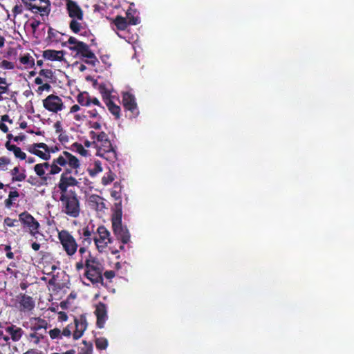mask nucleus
I'll return each instance as SVG.
<instances>
[{
	"label": "nucleus",
	"instance_id": "obj_1",
	"mask_svg": "<svg viewBox=\"0 0 354 354\" xmlns=\"http://www.w3.org/2000/svg\"><path fill=\"white\" fill-rule=\"evenodd\" d=\"M45 169H49L47 175H56L60 173L62 167H65L66 165H70L73 167H77L78 165V158L72 153L64 151L57 158H54L51 163L44 162L40 163Z\"/></svg>",
	"mask_w": 354,
	"mask_h": 354
},
{
	"label": "nucleus",
	"instance_id": "obj_2",
	"mask_svg": "<svg viewBox=\"0 0 354 354\" xmlns=\"http://www.w3.org/2000/svg\"><path fill=\"white\" fill-rule=\"evenodd\" d=\"M59 201L62 213L73 218H76L80 216L81 212L80 201L76 192L60 194Z\"/></svg>",
	"mask_w": 354,
	"mask_h": 354
},
{
	"label": "nucleus",
	"instance_id": "obj_3",
	"mask_svg": "<svg viewBox=\"0 0 354 354\" xmlns=\"http://www.w3.org/2000/svg\"><path fill=\"white\" fill-rule=\"evenodd\" d=\"M85 277L93 284H103L104 267L100 261L93 257L90 252L85 259Z\"/></svg>",
	"mask_w": 354,
	"mask_h": 354
},
{
	"label": "nucleus",
	"instance_id": "obj_4",
	"mask_svg": "<svg viewBox=\"0 0 354 354\" xmlns=\"http://www.w3.org/2000/svg\"><path fill=\"white\" fill-rule=\"evenodd\" d=\"M57 238L62 250L67 256L73 257L77 251L79 252L80 244L77 243L75 238L68 230H62L58 231Z\"/></svg>",
	"mask_w": 354,
	"mask_h": 354
},
{
	"label": "nucleus",
	"instance_id": "obj_5",
	"mask_svg": "<svg viewBox=\"0 0 354 354\" xmlns=\"http://www.w3.org/2000/svg\"><path fill=\"white\" fill-rule=\"evenodd\" d=\"M19 221L23 227L35 239H39V236L44 238L43 233L39 232V223L28 212L25 211L19 214Z\"/></svg>",
	"mask_w": 354,
	"mask_h": 354
},
{
	"label": "nucleus",
	"instance_id": "obj_6",
	"mask_svg": "<svg viewBox=\"0 0 354 354\" xmlns=\"http://www.w3.org/2000/svg\"><path fill=\"white\" fill-rule=\"evenodd\" d=\"M97 156L103 158L109 162H115L117 160V153L109 138L107 141L100 143L97 151Z\"/></svg>",
	"mask_w": 354,
	"mask_h": 354
},
{
	"label": "nucleus",
	"instance_id": "obj_7",
	"mask_svg": "<svg viewBox=\"0 0 354 354\" xmlns=\"http://www.w3.org/2000/svg\"><path fill=\"white\" fill-rule=\"evenodd\" d=\"M78 233L80 236L79 253L82 256L88 252V249L93 238L92 237V232L89 230L88 226L83 227L82 230H79Z\"/></svg>",
	"mask_w": 354,
	"mask_h": 354
},
{
	"label": "nucleus",
	"instance_id": "obj_8",
	"mask_svg": "<svg viewBox=\"0 0 354 354\" xmlns=\"http://www.w3.org/2000/svg\"><path fill=\"white\" fill-rule=\"evenodd\" d=\"M44 107L48 111L57 113L64 108L62 100L57 95L50 94L43 100Z\"/></svg>",
	"mask_w": 354,
	"mask_h": 354
},
{
	"label": "nucleus",
	"instance_id": "obj_9",
	"mask_svg": "<svg viewBox=\"0 0 354 354\" xmlns=\"http://www.w3.org/2000/svg\"><path fill=\"white\" fill-rule=\"evenodd\" d=\"M97 232L98 237H93V240L98 250L101 251L111 243L110 232L104 225L99 226Z\"/></svg>",
	"mask_w": 354,
	"mask_h": 354
},
{
	"label": "nucleus",
	"instance_id": "obj_10",
	"mask_svg": "<svg viewBox=\"0 0 354 354\" xmlns=\"http://www.w3.org/2000/svg\"><path fill=\"white\" fill-rule=\"evenodd\" d=\"M112 228L115 236L120 240L123 244H127L130 241V233L127 227L122 225V220L111 221Z\"/></svg>",
	"mask_w": 354,
	"mask_h": 354
},
{
	"label": "nucleus",
	"instance_id": "obj_11",
	"mask_svg": "<svg viewBox=\"0 0 354 354\" xmlns=\"http://www.w3.org/2000/svg\"><path fill=\"white\" fill-rule=\"evenodd\" d=\"M35 306V302L32 297L24 293H20L17 297V307L20 312H30L34 309Z\"/></svg>",
	"mask_w": 354,
	"mask_h": 354
},
{
	"label": "nucleus",
	"instance_id": "obj_12",
	"mask_svg": "<svg viewBox=\"0 0 354 354\" xmlns=\"http://www.w3.org/2000/svg\"><path fill=\"white\" fill-rule=\"evenodd\" d=\"M122 105L125 110L130 111L131 118H136L139 114L137 103L136 102L135 96L126 92L122 95Z\"/></svg>",
	"mask_w": 354,
	"mask_h": 354
},
{
	"label": "nucleus",
	"instance_id": "obj_13",
	"mask_svg": "<svg viewBox=\"0 0 354 354\" xmlns=\"http://www.w3.org/2000/svg\"><path fill=\"white\" fill-rule=\"evenodd\" d=\"M66 9L70 18L77 19L80 21L84 19V11L78 3L73 0H65Z\"/></svg>",
	"mask_w": 354,
	"mask_h": 354
},
{
	"label": "nucleus",
	"instance_id": "obj_14",
	"mask_svg": "<svg viewBox=\"0 0 354 354\" xmlns=\"http://www.w3.org/2000/svg\"><path fill=\"white\" fill-rule=\"evenodd\" d=\"M78 183V180L74 176H60L57 184L59 194H68L69 192H75L73 189H68V187L77 186Z\"/></svg>",
	"mask_w": 354,
	"mask_h": 354
},
{
	"label": "nucleus",
	"instance_id": "obj_15",
	"mask_svg": "<svg viewBox=\"0 0 354 354\" xmlns=\"http://www.w3.org/2000/svg\"><path fill=\"white\" fill-rule=\"evenodd\" d=\"M23 326L29 328L31 331L39 332L41 329L46 330L48 324L46 320L41 317H31L29 322L23 323Z\"/></svg>",
	"mask_w": 354,
	"mask_h": 354
},
{
	"label": "nucleus",
	"instance_id": "obj_16",
	"mask_svg": "<svg viewBox=\"0 0 354 354\" xmlns=\"http://www.w3.org/2000/svg\"><path fill=\"white\" fill-rule=\"evenodd\" d=\"M32 3L35 8L30 10L34 14H39L41 17L48 16L51 10V4L50 0H35Z\"/></svg>",
	"mask_w": 354,
	"mask_h": 354
},
{
	"label": "nucleus",
	"instance_id": "obj_17",
	"mask_svg": "<svg viewBox=\"0 0 354 354\" xmlns=\"http://www.w3.org/2000/svg\"><path fill=\"white\" fill-rule=\"evenodd\" d=\"M95 315L97 317L96 325L99 328H102L108 318L106 305L102 302H99L95 307Z\"/></svg>",
	"mask_w": 354,
	"mask_h": 354
},
{
	"label": "nucleus",
	"instance_id": "obj_18",
	"mask_svg": "<svg viewBox=\"0 0 354 354\" xmlns=\"http://www.w3.org/2000/svg\"><path fill=\"white\" fill-rule=\"evenodd\" d=\"M75 330L73 332V337L74 339H80L84 334L87 328V321L86 316L82 315L80 317H75L74 319Z\"/></svg>",
	"mask_w": 354,
	"mask_h": 354
},
{
	"label": "nucleus",
	"instance_id": "obj_19",
	"mask_svg": "<svg viewBox=\"0 0 354 354\" xmlns=\"http://www.w3.org/2000/svg\"><path fill=\"white\" fill-rule=\"evenodd\" d=\"M89 207L96 211H102L106 208L104 199L97 194H91L88 198Z\"/></svg>",
	"mask_w": 354,
	"mask_h": 354
},
{
	"label": "nucleus",
	"instance_id": "obj_20",
	"mask_svg": "<svg viewBox=\"0 0 354 354\" xmlns=\"http://www.w3.org/2000/svg\"><path fill=\"white\" fill-rule=\"evenodd\" d=\"M64 52L63 50H55L48 49L43 51L42 56L44 59L50 61H62L64 60Z\"/></svg>",
	"mask_w": 354,
	"mask_h": 354
},
{
	"label": "nucleus",
	"instance_id": "obj_21",
	"mask_svg": "<svg viewBox=\"0 0 354 354\" xmlns=\"http://www.w3.org/2000/svg\"><path fill=\"white\" fill-rule=\"evenodd\" d=\"M5 330L10 335V339L13 342L19 341L24 335V330L14 324L6 327Z\"/></svg>",
	"mask_w": 354,
	"mask_h": 354
},
{
	"label": "nucleus",
	"instance_id": "obj_22",
	"mask_svg": "<svg viewBox=\"0 0 354 354\" xmlns=\"http://www.w3.org/2000/svg\"><path fill=\"white\" fill-rule=\"evenodd\" d=\"M6 148L10 151H13L14 155L16 158L21 160L26 159V154L21 151V148L10 143V141H7L5 144Z\"/></svg>",
	"mask_w": 354,
	"mask_h": 354
},
{
	"label": "nucleus",
	"instance_id": "obj_23",
	"mask_svg": "<svg viewBox=\"0 0 354 354\" xmlns=\"http://www.w3.org/2000/svg\"><path fill=\"white\" fill-rule=\"evenodd\" d=\"M70 50L76 53L77 55L81 56V57H84L85 54H87L91 50L89 48V46L84 43H78L77 46H72L69 47Z\"/></svg>",
	"mask_w": 354,
	"mask_h": 354
},
{
	"label": "nucleus",
	"instance_id": "obj_24",
	"mask_svg": "<svg viewBox=\"0 0 354 354\" xmlns=\"http://www.w3.org/2000/svg\"><path fill=\"white\" fill-rule=\"evenodd\" d=\"M113 214L111 216V221L122 220V199L120 201H115L113 207L112 208Z\"/></svg>",
	"mask_w": 354,
	"mask_h": 354
},
{
	"label": "nucleus",
	"instance_id": "obj_25",
	"mask_svg": "<svg viewBox=\"0 0 354 354\" xmlns=\"http://www.w3.org/2000/svg\"><path fill=\"white\" fill-rule=\"evenodd\" d=\"M104 102L109 111L115 116V119H120L121 111L120 106L115 104L110 98H106Z\"/></svg>",
	"mask_w": 354,
	"mask_h": 354
},
{
	"label": "nucleus",
	"instance_id": "obj_26",
	"mask_svg": "<svg viewBox=\"0 0 354 354\" xmlns=\"http://www.w3.org/2000/svg\"><path fill=\"white\" fill-rule=\"evenodd\" d=\"M10 174L12 176V182H21L26 178V170L23 169L22 171L20 172V168L19 166L14 167L10 171Z\"/></svg>",
	"mask_w": 354,
	"mask_h": 354
},
{
	"label": "nucleus",
	"instance_id": "obj_27",
	"mask_svg": "<svg viewBox=\"0 0 354 354\" xmlns=\"http://www.w3.org/2000/svg\"><path fill=\"white\" fill-rule=\"evenodd\" d=\"M82 60L86 64L92 66H96L99 64L98 59L92 50L89 51L87 54H85V56L82 58Z\"/></svg>",
	"mask_w": 354,
	"mask_h": 354
},
{
	"label": "nucleus",
	"instance_id": "obj_28",
	"mask_svg": "<svg viewBox=\"0 0 354 354\" xmlns=\"http://www.w3.org/2000/svg\"><path fill=\"white\" fill-rule=\"evenodd\" d=\"M136 10L129 8L126 12L127 20L129 25H137L140 23V19L136 16Z\"/></svg>",
	"mask_w": 354,
	"mask_h": 354
},
{
	"label": "nucleus",
	"instance_id": "obj_29",
	"mask_svg": "<svg viewBox=\"0 0 354 354\" xmlns=\"http://www.w3.org/2000/svg\"><path fill=\"white\" fill-rule=\"evenodd\" d=\"M112 23L116 26L119 30H124L128 26V22L125 17L118 15L113 19Z\"/></svg>",
	"mask_w": 354,
	"mask_h": 354
},
{
	"label": "nucleus",
	"instance_id": "obj_30",
	"mask_svg": "<svg viewBox=\"0 0 354 354\" xmlns=\"http://www.w3.org/2000/svg\"><path fill=\"white\" fill-rule=\"evenodd\" d=\"M34 171L41 178V181L46 184L50 175H47V174H46V169L40 163L36 164L34 166Z\"/></svg>",
	"mask_w": 354,
	"mask_h": 354
},
{
	"label": "nucleus",
	"instance_id": "obj_31",
	"mask_svg": "<svg viewBox=\"0 0 354 354\" xmlns=\"http://www.w3.org/2000/svg\"><path fill=\"white\" fill-rule=\"evenodd\" d=\"M89 136L90 138L93 140V143H95V140L98 142L102 143L104 141H107V139L109 138L108 135L104 131L97 133L93 131H91Z\"/></svg>",
	"mask_w": 354,
	"mask_h": 354
},
{
	"label": "nucleus",
	"instance_id": "obj_32",
	"mask_svg": "<svg viewBox=\"0 0 354 354\" xmlns=\"http://www.w3.org/2000/svg\"><path fill=\"white\" fill-rule=\"evenodd\" d=\"M80 21L77 19H72L70 21L69 28L73 33L77 34L84 29L83 24Z\"/></svg>",
	"mask_w": 354,
	"mask_h": 354
},
{
	"label": "nucleus",
	"instance_id": "obj_33",
	"mask_svg": "<svg viewBox=\"0 0 354 354\" xmlns=\"http://www.w3.org/2000/svg\"><path fill=\"white\" fill-rule=\"evenodd\" d=\"M77 102L82 106H88L91 104V97L87 92H82L77 96Z\"/></svg>",
	"mask_w": 354,
	"mask_h": 354
},
{
	"label": "nucleus",
	"instance_id": "obj_34",
	"mask_svg": "<svg viewBox=\"0 0 354 354\" xmlns=\"http://www.w3.org/2000/svg\"><path fill=\"white\" fill-rule=\"evenodd\" d=\"M44 334L40 332L32 331L30 334L27 335V339L32 342L35 344H38L41 342L42 339H44Z\"/></svg>",
	"mask_w": 354,
	"mask_h": 354
},
{
	"label": "nucleus",
	"instance_id": "obj_35",
	"mask_svg": "<svg viewBox=\"0 0 354 354\" xmlns=\"http://www.w3.org/2000/svg\"><path fill=\"white\" fill-rule=\"evenodd\" d=\"M19 196V194L17 190L10 191L8 198L5 200V205L7 207H11L14 204V201Z\"/></svg>",
	"mask_w": 354,
	"mask_h": 354
},
{
	"label": "nucleus",
	"instance_id": "obj_36",
	"mask_svg": "<svg viewBox=\"0 0 354 354\" xmlns=\"http://www.w3.org/2000/svg\"><path fill=\"white\" fill-rule=\"evenodd\" d=\"M80 162L79 160H78V165L77 167H73L70 165H66V166L65 167H64V171L61 174V176H71L70 174H72L73 172L74 173L75 175H77V174H78L77 169L80 168Z\"/></svg>",
	"mask_w": 354,
	"mask_h": 354
},
{
	"label": "nucleus",
	"instance_id": "obj_37",
	"mask_svg": "<svg viewBox=\"0 0 354 354\" xmlns=\"http://www.w3.org/2000/svg\"><path fill=\"white\" fill-rule=\"evenodd\" d=\"M84 347L80 348L78 354H92L93 353V344L91 342H87L86 340L82 342Z\"/></svg>",
	"mask_w": 354,
	"mask_h": 354
},
{
	"label": "nucleus",
	"instance_id": "obj_38",
	"mask_svg": "<svg viewBox=\"0 0 354 354\" xmlns=\"http://www.w3.org/2000/svg\"><path fill=\"white\" fill-rule=\"evenodd\" d=\"M95 346L98 350H104L108 346V340L105 337H98L95 341Z\"/></svg>",
	"mask_w": 354,
	"mask_h": 354
},
{
	"label": "nucleus",
	"instance_id": "obj_39",
	"mask_svg": "<svg viewBox=\"0 0 354 354\" xmlns=\"http://www.w3.org/2000/svg\"><path fill=\"white\" fill-rule=\"evenodd\" d=\"M10 83H8L6 77L0 76V92L1 94L8 93Z\"/></svg>",
	"mask_w": 354,
	"mask_h": 354
},
{
	"label": "nucleus",
	"instance_id": "obj_40",
	"mask_svg": "<svg viewBox=\"0 0 354 354\" xmlns=\"http://www.w3.org/2000/svg\"><path fill=\"white\" fill-rule=\"evenodd\" d=\"M19 62L24 65L32 67L35 65L34 59L29 55L26 54L19 58Z\"/></svg>",
	"mask_w": 354,
	"mask_h": 354
},
{
	"label": "nucleus",
	"instance_id": "obj_41",
	"mask_svg": "<svg viewBox=\"0 0 354 354\" xmlns=\"http://www.w3.org/2000/svg\"><path fill=\"white\" fill-rule=\"evenodd\" d=\"M101 171H102L101 162L100 160H95L93 164V168L88 170L90 176H94Z\"/></svg>",
	"mask_w": 354,
	"mask_h": 354
},
{
	"label": "nucleus",
	"instance_id": "obj_42",
	"mask_svg": "<svg viewBox=\"0 0 354 354\" xmlns=\"http://www.w3.org/2000/svg\"><path fill=\"white\" fill-rule=\"evenodd\" d=\"M37 147H39V148H41L44 149L46 152L50 153H54L58 151H59V148L57 146L49 147L44 142H39V145H37Z\"/></svg>",
	"mask_w": 354,
	"mask_h": 354
},
{
	"label": "nucleus",
	"instance_id": "obj_43",
	"mask_svg": "<svg viewBox=\"0 0 354 354\" xmlns=\"http://www.w3.org/2000/svg\"><path fill=\"white\" fill-rule=\"evenodd\" d=\"M72 148L83 156H86L88 154V151L84 148L82 144L78 142H74L72 145Z\"/></svg>",
	"mask_w": 354,
	"mask_h": 354
},
{
	"label": "nucleus",
	"instance_id": "obj_44",
	"mask_svg": "<svg viewBox=\"0 0 354 354\" xmlns=\"http://www.w3.org/2000/svg\"><path fill=\"white\" fill-rule=\"evenodd\" d=\"M115 174L109 171L106 175L102 178V183L104 185H107L114 180Z\"/></svg>",
	"mask_w": 354,
	"mask_h": 354
},
{
	"label": "nucleus",
	"instance_id": "obj_45",
	"mask_svg": "<svg viewBox=\"0 0 354 354\" xmlns=\"http://www.w3.org/2000/svg\"><path fill=\"white\" fill-rule=\"evenodd\" d=\"M19 222V220L17 219H12L10 217H6L3 220V224L4 225H6L8 227H15L18 225V223Z\"/></svg>",
	"mask_w": 354,
	"mask_h": 354
},
{
	"label": "nucleus",
	"instance_id": "obj_46",
	"mask_svg": "<svg viewBox=\"0 0 354 354\" xmlns=\"http://www.w3.org/2000/svg\"><path fill=\"white\" fill-rule=\"evenodd\" d=\"M48 333L52 339L62 338L61 330L58 328L50 330Z\"/></svg>",
	"mask_w": 354,
	"mask_h": 354
},
{
	"label": "nucleus",
	"instance_id": "obj_47",
	"mask_svg": "<svg viewBox=\"0 0 354 354\" xmlns=\"http://www.w3.org/2000/svg\"><path fill=\"white\" fill-rule=\"evenodd\" d=\"M33 154L44 160H48L50 158V155L49 154V153L46 151L43 152L39 149L37 151H33Z\"/></svg>",
	"mask_w": 354,
	"mask_h": 354
},
{
	"label": "nucleus",
	"instance_id": "obj_48",
	"mask_svg": "<svg viewBox=\"0 0 354 354\" xmlns=\"http://www.w3.org/2000/svg\"><path fill=\"white\" fill-rule=\"evenodd\" d=\"M40 76H43L46 79L51 80L53 77V73L50 69H41L39 72Z\"/></svg>",
	"mask_w": 354,
	"mask_h": 354
},
{
	"label": "nucleus",
	"instance_id": "obj_49",
	"mask_svg": "<svg viewBox=\"0 0 354 354\" xmlns=\"http://www.w3.org/2000/svg\"><path fill=\"white\" fill-rule=\"evenodd\" d=\"M0 67L4 69L12 70L15 68V65L12 62L4 59L0 63Z\"/></svg>",
	"mask_w": 354,
	"mask_h": 354
},
{
	"label": "nucleus",
	"instance_id": "obj_50",
	"mask_svg": "<svg viewBox=\"0 0 354 354\" xmlns=\"http://www.w3.org/2000/svg\"><path fill=\"white\" fill-rule=\"evenodd\" d=\"M27 182L33 186H39L40 185L45 184V183H44L43 181H42V183H40L39 180L37 179V178L32 176H30L28 178Z\"/></svg>",
	"mask_w": 354,
	"mask_h": 354
},
{
	"label": "nucleus",
	"instance_id": "obj_51",
	"mask_svg": "<svg viewBox=\"0 0 354 354\" xmlns=\"http://www.w3.org/2000/svg\"><path fill=\"white\" fill-rule=\"evenodd\" d=\"M121 193L122 191L120 189H113L111 192V196L114 198L115 201H120L122 199Z\"/></svg>",
	"mask_w": 354,
	"mask_h": 354
},
{
	"label": "nucleus",
	"instance_id": "obj_52",
	"mask_svg": "<svg viewBox=\"0 0 354 354\" xmlns=\"http://www.w3.org/2000/svg\"><path fill=\"white\" fill-rule=\"evenodd\" d=\"M21 2L24 3L25 8L26 10H30L32 8H35L36 7L35 4H32L33 2H35V0H21Z\"/></svg>",
	"mask_w": 354,
	"mask_h": 354
},
{
	"label": "nucleus",
	"instance_id": "obj_53",
	"mask_svg": "<svg viewBox=\"0 0 354 354\" xmlns=\"http://www.w3.org/2000/svg\"><path fill=\"white\" fill-rule=\"evenodd\" d=\"M12 12L15 17L17 15L21 14L23 12L22 5H15L12 8Z\"/></svg>",
	"mask_w": 354,
	"mask_h": 354
},
{
	"label": "nucleus",
	"instance_id": "obj_54",
	"mask_svg": "<svg viewBox=\"0 0 354 354\" xmlns=\"http://www.w3.org/2000/svg\"><path fill=\"white\" fill-rule=\"evenodd\" d=\"M58 140L61 143L64 144L68 142L69 138L65 132H62L58 136Z\"/></svg>",
	"mask_w": 354,
	"mask_h": 354
},
{
	"label": "nucleus",
	"instance_id": "obj_55",
	"mask_svg": "<svg viewBox=\"0 0 354 354\" xmlns=\"http://www.w3.org/2000/svg\"><path fill=\"white\" fill-rule=\"evenodd\" d=\"M4 250L6 251V257L9 259H14V253L11 252V246L10 245H4Z\"/></svg>",
	"mask_w": 354,
	"mask_h": 354
},
{
	"label": "nucleus",
	"instance_id": "obj_56",
	"mask_svg": "<svg viewBox=\"0 0 354 354\" xmlns=\"http://www.w3.org/2000/svg\"><path fill=\"white\" fill-rule=\"evenodd\" d=\"M57 35V31L54 30L53 28L49 27L48 30V37L51 40H54L55 39Z\"/></svg>",
	"mask_w": 354,
	"mask_h": 354
},
{
	"label": "nucleus",
	"instance_id": "obj_57",
	"mask_svg": "<svg viewBox=\"0 0 354 354\" xmlns=\"http://www.w3.org/2000/svg\"><path fill=\"white\" fill-rule=\"evenodd\" d=\"M51 86L48 83L42 84L38 87L37 92L41 93L44 91H50Z\"/></svg>",
	"mask_w": 354,
	"mask_h": 354
},
{
	"label": "nucleus",
	"instance_id": "obj_58",
	"mask_svg": "<svg viewBox=\"0 0 354 354\" xmlns=\"http://www.w3.org/2000/svg\"><path fill=\"white\" fill-rule=\"evenodd\" d=\"M10 163V159L6 157V156H2V157H0V166L1 167V169L3 170H5V169L3 167V166L5 165H8Z\"/></svg>",
	"mask_w": 354,
	"mask_h": 354
},
{
	"label": "nucleus",
	"instance_id": "obj_59",
	"mask_svg": "<svg viewBox=\"0 0 354 354\" xmlns=\"http://www.w3.org/2000/svg\"><path fill=\"white\" fill-rule=\"evenodd\" d=\"M71 328L72 326L70 325H68L66 327H65L62 331H61V335L66 336V337H70L71 335Z\"/></svg>",
	"mask_w": 354,
	"mask_h": 354
},
{
	"label": "nucleus",
	"instance_id": "obj_60",
	"mask_svg": "<svg viewBox=\"0 0 354 354\" xmlns=\"http://www.w3.org/2000/svg\"><path fill=\"white\" fill-rule=\"evenodd\" d=\"M85 267V261L84 262L83 261V255L81 256V259L80 261L77 262L75 263V269L77 270V271H80L81 270H82Z\"/></svg>",
	"mask_w": 354,
	"mask_h": 354
},
{
	"label": "nucleus",
	"instance_id": "obj_61",
	"mask_svg": "<svg viewBox=\"0 0 354 354\" xmlns=\"http://www.w3.org/2000/svg\"><path fill=\"white\" fill-rule=\"evenodd\" d=\"M68 319L67 314L64 311H60L58 313V320L59 322H66Z\"/></svg>",
	"mask_w": 354,
	"mask_h": 354
},
{
	"label": "nucleus",
	"instance_id": "obj_62",
	"mask_svg": "<svg viewBox=\"0 0 354 354\" xmlns=\"http://www.w3.org/2000/svg\"><path fill=\"white\" fill-rule=\"evenodd\" d=\"M40 24V21L32 19V22L30 23V27L34 32L37 29Z\"/></svg>",
	"mask_w": 354,
	"mask_h": 354
},
{
	"label": "nucleus",
	"instance_id": "obj_63",
	"mask_svg": "<svg viewBox=\"0 0 354 354\" xmlns=\"http://www.w3.org/2000/svg\"><path fill=\"white\" fill-rule=\"evenodd\" d=\"M115 275V273L113 270H107L105 271L104 273V276L107 279H113Z\"/></svg>",
	"mask_w": 354,
	"mask_h": 354
},
{
	"label": "nucleus",
	"instance_id": "obj_64",
	"mask_svg": "<svg viewBox=\"0 0 354 354\" xmlns=\"http://www.w3.org/2000/svg\"><path fill=\"white\" fill-rule=\"evenodd\" d=\"M82 41H78L75 37H70L68 39L67 43L69 44H71L73 46H77L78 43H82Z\"/></svg>",
	"mask_w": 354,
	"mask_h": 354
}]
</instances>
